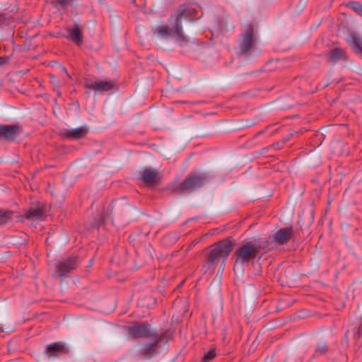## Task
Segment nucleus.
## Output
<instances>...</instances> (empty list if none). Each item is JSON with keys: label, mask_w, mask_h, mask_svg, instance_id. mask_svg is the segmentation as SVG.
I'll return each instance as SVG.
<instances>
[{"label": "nucleus", "mask_w": 362, "mask_h": 362, "mask_svg": "<svg viewBox=\"0 0 362 362\" xmlns=\"http://www.w3.org/2000/svg\"><path fill=\"white\" fill-rule=\"evenodd\" d=\"M195 9L189 4L182 5L175 16H172L170 25H159L154 28V37L160 40H168L173 35L177 36L180 45L183 46L186 43L185 37L182 33L181 23L182 19H187L192 16Z\"/></svg>", "instance_id": "nucleus-1"}, {"label": "nucleus", "mask_w": 362, "mask_h": 362, "mask_svg": "<svg viewBox=\"0 0 362 362\" xmlns=\"http://www.w3.org/2000/svg\"><path fill=\"white\" fill-rule=\"evenodd\" d=\"M260 244L256 241H249L240 246L235 252V259L233 265V271L237 277H243L245 265L252 262V265L258 267V261L260 259Z\"/></svg>", "instance_id": "nucleus-2"}, {"label": "nucleus", "mask_w": 362, "mask_h": 362, "mask_svg": "<svg viewBox=\"0 0 362 362\" xmlns=\"http://www.w3.org/2000/svg\"><path fill=\"white\" fill-rule=\"evenodd\" d=\"M232 250V243L228 240H223L219 241L214 245V248L211 250L206 267L208 269L218 259H221V264L218 271V274L221 275L224 270L226 261Z\"/></svg>", "instance_id": "nucleus-3"}, {"label": "nucleus", "mask_w": 362, "mask_h": 362, "mask_svg": "<svg viewBox=\"0 0 362 362\" xmlns=\"http://www.w3.org/2000/svg\"><path fill=\"white\" fill-rule=\"evenodd\" d=\"M205 173L194 172L191 173L182 182L173 187V190L180 192H188L202 186L208 181Z\"/></svg>", "instance_id": "nucleus-4"}, {"label": "nucleus", "mask_w": 362, "mask_h": 362, "mask_svg": "<svg viewBox=\"0 0 362 362\" xmlns=\"http://www.w3.org/2000/svg\"><path fill=\"white\" fill-rule=\"evenodd\" d=\"M253 29L251 25L247 24L243 28V34L240 43L241 53H245L253 47Z\"/></svg>", "instance_id": "nucleus-5"}, {"label": "nucleus", "mask_w": 362, "mask_h": 362, "mask_svg": "<svg viewBox=\"0 0 362 362\" xmlns=\"http://www.w3.org/2000/svg\"><path fill=\"white\" fill-rule=\"evenodd\" d=\"M129 335L133 337H146L151 334L150 326L148 324H134L127 328Z\"/></svg>", "instance_id": "nucleus-6"}, {"label": "nucleus", "mask_w": 362, "mask_h": 362, "mask_svg": "<svg viewBox=\"0 0 362 362\" xmlns=\"http://www.w3.org/2000/svg\"><path fill=\"white\" fill-rule=\"evenodd\" d=\"M45 350L49 353L48 358H53L58 356L60 354L67 353L69 349L64 343L62 341H56L47 344Z\"/></svg>", "instance_id": "nucleus-7"}, {"label": "nucleus", "mask_w": 362, "mask_h": 362, "mask_svg": "<svg viewBox=\"0 0 362 362\" xmlns=\"http://www.w3.org/2000/svg\"><path fill=\"white\" fill-rule=\"evenodd\" d=\"M86 86L96 92L107 91L112 88L113 82L110 81L88 80L86 81Z\"/></svg>", "instance_id": "nucleus-8"}, {"label": "nucleus", "mask_w": 362, "mask_h": 362, "mask_svg": "<svg viewBox=\"0 0 362 362\" xmlns=\"http://www.w3.org/2000/svg\"><path fill=\"white\" fill-rule=\"evenodd\" d=\"M292 235V228H281L273 235V241L279 245H284L288 242Z\"/></svg>", "instance_id": "nucleus-9"}, {"label": "nucleus", "mask_w": 362, "mask_h": 362, "mask_svg": "<svg viewBox=\"0 0 362 362\" xmlns=\"http://www.w3.org/2000/svg\"><path fill=\"white\" fill-rule=\"evenodd\" d=\"M77 265V258L75 257H72L65 261L60 262L57 266V274L59 276H64L69 269H75Z\"/></svg>", "instance_id": "nucleus-10"}, {"label": "nucleus", "mask_w": 362, "mask_h": 362, "mask_svg": "<svg viewBox=\"0 0 362 362\" xmlns=\"http://www.w3.org/2000/svg\"><path fill=\"white\" fill-rule=\"evenodd\" d=\"M25 216L31 221L32 224H35L44 219L45 211L41 206H32Z\"/></svg>", "instance_id": "nucleus-11"}, {"label": "nucleus", "mask_w": 362, "mask_h": 362, "mask_svg": "<svg viewBox=\"0 0 362 362\" xmlns=\"http://www.w3.org/2000/svg\"><path fill=\"white\" fill-rule=\"evenodd\" d=\"M18 127L17 125L0 124V137L13 141L18 135Z\"/></svg>", "instance_id": "nucleus-12"}, {"label": "nucleus", "mask_w": 362, "mask_h": 362, "mask_svg": "<svg viewBox=\"0 0 362 362\" xmlns=\"http://www.w3.org/2000/svg\"><path fill=\"white\" fill-rule=\"evenodd\" d=\"M67 35L65 36L67 39L73 41L76 45L79 46L83 42V34L77 23H75L73 28H66Z\"/></svg>", "instance_id": "nucleus-13"}, {"label": "nucleus", "mask_w": 362, "mask_h": 362, "mask_svg": "<svg viewBox=\"0 0 362 362\" xmlns=\"http://www.w3.org/2000/svg\"><path fill=\"white\" fill-rule=\"evenodd\" d=\"M87 133L86 127L81 126L76 128L64 129L63 136L71 139H79L83 137Z\"/></svg>", "instance_id": "nucleus-14"}, {"label": "nucleus", "mask_w": 362, "mask_h": 362, "mask_svg": "<svg viewBox=\"0 0 362 362\" xmlns=\"http://www.w3.org/2000/svg\"><path fill=\"white\" fill-rule=\"evenodd\" d=\"M346 41L356 52L362 54V36L353 33L347 37Z\"/></svg>", "instance_id": "nucleus-15"}, {"label": "nucleus", "mask_w": 362, "mask_h": 362, "mask_svg": "<svg viewBox=\"0 0 362 362\" xmlns=\"http://www.w3.org/2000/svg\"><path fill=\"white\" fill-rule=\"evenodd\" d=\"M158 172L155 170L146 169L141 172V177L148 185H154L156 182Z\"/></svg>", "instance_id": "nucleus-16"}, {"label": "nucleus", "mask_w": 362, "mask_h": 362, "mask_svg": "<svg viewBox=\"0 0 362 362\" xmlns=\"http://www.w3.org/2000/svg\"><path fill=\"white\" fill-rule=\"evenodd\" d=\"M158 340L153 338L151 342L144 343L139 345V351L144 354H149L153 347L157 344Z\"/></svg>", "instance_id": "nucleus-17"}, {"label": "nucleus", "mask_w": 362, "mask_h": 362, "mask_svg": "<svg viewBox=\"0 0 362 362\" xmlns=\"http://www.w3.org/2000/svg\"><path fill=\"white\" fill-rule=\"evenodd\" d=\"M346 6L348 8H351L358 15L362 17V5L360 4L359 1H348Z\"/></svg>", "instance_id": "nucleus-18"}, {"label": "nucleus", "mask_w": 362, "mask_h": 362, "mask_svg": "<svg viewBox=\"0 0 362 362\" xmlns=\"http://www.w3.org/2000/svg\"><path fill=\"white\" fill-rule=\"evenodd\" d=\"M344 51L341 48H335L332 51L331 59L335 62L344 58Z\"/></svg>", "instance_id": "nucleus-19"}, {"label": "nucleus", "mask_w": 362, "mask_h": 362, "mask_svg": "<svg viewBox=\"0 0 362 362\" xmlns=\"http://www.w3.org/2000/svg\"><path fill=\"white\" fill-rule=\"evenodd\" d=\"M12 212L10 211L0 210V224H4L12 218Z\"/></svg>", "instance_id": "nucleus-20"}, {"label": "nucleus", "mask_w": 362, "mask_h": 362, "mask_svg": "<svg viewBox=\"0 0 362 362\" xmlns=\"http://www.w3.org/2000/svg\"><path fill=\"white\" fill-rule=\"evenodd\" d=\"M327 344L325 341H320L317 345L315 350V354L316 356H320L323 354H325L327 351Z\"/></svg>", "instance_id": "nucleus-21"}, {"label": "nucleus", "mask_w": 362, "mask_h": 362, "mask_svg": "<svg viewBox=\"0 0 362 362\" xmlns=\"http://www.w3.org/2000/svg\"><path fill=\"white\" fill-rule=\"evenodd\" d=\"M215 352L213 350H210L206 352L203 356V361L204 362H207L210 359L213 358L215 356Z\"/></svg>", "instance_id": "nucleus-22"}, {"label": "nucleus", "mask_w": 362, "mask_h": 362, "mask_svg": "<svg viewBox=\"0 0 362 362\" xmlns=\"http://www.w3.org/2000/svg\"><path fill=\"white\" fill-rule=\"evenodd\" d=\"M61 70H62L64 74H66V76H67L69 78H70V75L69 74V73L67 72L66 69L64 66H62V67H61Z\"/></svg>", "instance_id": "nucleus-23"}, {"label": "nucleus", "mask_w": 362, "mask_h": 362, "mask_svg": "<svg viewBox=\"0 0 362 362\" xmlns=\"http://www.w3.org/2000/svg\"><path fill=\"white\" fill-rule=\"evenodd\" d=\"M59 2L61 3L62 6L64 8V7L67 6L68 3H69L70 1H59Z\"/></svg>", "instance_id": "nucleus-24"}, {"label": "nucleus", "mask_w": 362, "mask_h": 362, "mask_svg": "<svg viewBox=\"0 0 362 362\" xmlns=\"http://www.w3.org/2000/svg\"><path fill=\"white\" fill-rule=\"evenodd\" d=\"M144 30H145V28L141 27V26H140V27H138V28H137V32H138V33H139V32H142V31H144Z\"/></svg>", "instance_id": "nucleus-25"}, {"label": "nucleus", "mask_w": 362, "mask_h": 362, "mask_svg": "<svg viewBox=\"0 0 362 362\" xmlns=\"http://www.w3.org/2000/svg\"><path fill=\"white\" fill-rule=\"evenodd\" d=\"M329 83V81H327V82L326 83H325L324 85H321V87L325 88V87L327 86Z\"/></svg>", "instance_id": "nucleus-26"}, {"label": "nucleus", "mask_w": 362, "mask_h": 362, "mask_svg": "<svg viewBox=\"0 0 362 362\" xmlns=\"http://www.w3.org/2000/svg\"><path fill=\"white\" fill-rule=\"evenodd\" d=\"M93 264V259H91L89 262V266H91Z\"/></svg>", "instance_id": "nucleus-27"}, {"label": "nucleus", "mask_w": 362, "mask_h": 362, "mask_svg": "<svg viewBox=\"0 0 362 362\" xmlns=\"http://www.w3.org/2000/svg\"><path fill=\"white\" fill-rule=\"evenodd\" d=\"M257 273H259L260 272L259 267L257 269Z\"/></svg>", "instance_id": "nucleus-28"}, {"label": "nucleus", "mask_w": 362, "mask_h": 362, "mask_svg": "<svg viewBox=\"0 0 362 362\" xmlns=\"http://www.w3.org/2000/svg\"><path fill=\"white\" fill-rule=\"evenodd\" d=\"M305 7V4H303V5H302L301 6V9H303V8Z\"/></svg>", "instance_id": "nucleus-29"}, {"label": "nucleus", "mask_w": 362, "mask_h": 362, "mask_svg": "<svg viewBox=\"0 0 362 362\" xmlns=\"http://www.w3.org/2000/svg\"><path fill=\"white\" fill-rule=\"evenodd\" d=\"M3 61L2 58L0 57V63Z\"/></svg>", "instance_id": "nucleus-30"}]
</instances>
